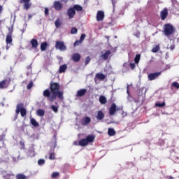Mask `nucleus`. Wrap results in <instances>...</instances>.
Masks as SVG:
<instances>
[{"mask_svg":"<svg viewBox=\"0 0 179 179\" xmlns=\"http://www.w3.org/2000/svg\"><path fill=\"white\" fill-rule=\"evenodd\" d=\"M129 66H130L131 69H135V68H136L135 63H130Z\"/></svg>","mask_w":179,"mask_h":179,"instance_id":"8fccbe9b","label":"nucleus"},{"mask_svg":"<svg viewBox=\"0 0 179 179\" xmlns=\"http://www.w3.org/2000/svg\"><path fill=\"white\" fill-rule=\"evenodd\" d=\"M15 177V175L13 173H10V174H7L4 176L5 178L7 179H13V178Z\"/></svg>","mask_w":179,"mask_h":179,"instance_id":"f704fd0d","label":"nucleus"},{"mask_svg":"<svg viewBox=\"0 0 179 179\" xmlns=\"http://www.w3.org/2000/svg\"><path fill=\"white\" fill-rule=\"evenodd\" d=\"M31 6V3L30 1H28L27 3H24V9H29Z\"/></svg>","mask_w":179,"mask_h":179,"instance_id":"c85d7f7f","label":"nucleus"},{"mask_svg":"<svg viewBox=\"0 0 179 179\" xmlns=\"http://www.w3.org/2000/svg\"><path fill=\"white\" fill-rule=\"evenodd\" d=\"M96 118L101 120L104 118V113L101 110H99L97 113V115L96 116Z\"/></svg>","mask_w":179,"mask_h":179,"instance_id":"a211bd4d","label":"nucleus"},{"mask_svg":"<svg viewBox=\"0 0 179 179\" xmlns=\"http://www.w3.org/2000/svg\"><path fill=\"white\" fill-rule=\"evenodd\" d=\"M160 48L159 46H155V48H153L152 49V52H157L158 51H159Z\"/></svg>","mask_w":179,"mask_h":179,"instance_id":"37998d69","label":"nucleus"},{"mask_svg":"<svg viewBox=\"0 0 179 179\" xmlns=\"http://www.w3.org/2000/svg\"><path fill=\"white\" fill-rule=\"evenodd\" d=\"M45 48H47V43H45V42L42 43L41 45V51H45Z\"/></svg>","mask_w":179,"mask_h":179,"instance_id":"c756f323","label":"nucleus"},{"mask_svg":"<svg viewBox=\"0 0 179 179\" xmlns=\"http://www.w3.org/2000/svg\"><path fill=\"white\" fill-rule=\"evenodd\" d=\"M122 115L123 117H127V113L122 112Z\"/></svg>","mask_w":179,"mask_h":179,"instance_id":"4d7b16f0","label":"nucleus"},{"mask_svg":"<svg viewBox=\"0 0 179 179\" xmlns=\"http://www.w3.org/2000/svg\"><path fill=\"white\" fill-rule=\"evenodd\" d=\"M57 177H59V173L58 172H53L51 175V178H57Z\"/></svg>","mask_w":179,"mask_h":179,"instance_id":"e433bc0d","label":"nucleus"},{"mask_svg":"<svg viewBox=\"0 0 179 179\" xmlns=\"http://www.w3.org/2000/svg\"><path fill=\"white\" fill-rule=\"evenodd\" d=\"M92 121V119L89 117H85L82 120H81V124L82 125H88V124H90V122Z\"/></svg>","mask_w":179,"mask_h":179,"instance_id":"dca6fc26","label":"nucleus"},{"mask_svg":"<svg viewBox=\"0 0 179 179\" xmlns=\"http://www.w3.org/2000/svg\"><path fill=\"white\" fill-rule=\"evenodd\" d=\"M175 29L174 27L170 24H166L164 25V33L165 36H171L173 33H174Z\"/></svg>","mask_w":179,"mask_h":179,"instance_id":"7ed1b4c3","label":"nucleus"},{"mask_svg":"<svg viewBox=\"0 0 179 179\" xmlns=\"http://www.w3.org/2000/svg\"><path fill=\"white\" fill-rule=\"evenodd\" d=\"M80 58H82V56H80V54L79 53H74L72 55L71 59L74 62H79L80 61Z\"/></svg>","mask_w":179,"mask_h":179,"instance_id":"ddd939ff","label":"nucleus"},{"mask_svg":"<svg viewBox=\"0 0 179 179\" xmlns=\"http://www.w3.org/2000/svg\"><path fill=\"white\" fill-rule=\"evenodd\" d=\"M173 176H169V179H173Z\"/></svg>","mask_w":179,"mask_h":179,"instance_id":"0e129e2a","label":"nucleus"},{"mask_svg":"<svg viewBox=\"0 0 179 179\" xmlns=\"http://www.w3.org/2000/svg\"><path fill=\"white\" fill-rule=\"evenodd\" d=\"M45 163V160L41 159L38 161V166H43V164Z\"/></svg>","mask_w":179,"mask_h":179,"instance_id":"a19ab883","label":"nucleus"},{"mask_svg":"<svg viewBox=\"0 0 179 179\" xmlns=\"http://www.w3.org/2000/svg\"><path fill=\"white\" fill-rule=\"evenodd\" d=\"M85 38H86V34H82L80 38V41L83 42Z\"/></svg>","mask_w":179,"mask_h":179,"instance_id":"09e8293b","label":"nucleus"},{"mask_svg":"<svg viewBox=\"0 0 179 179\" xmlns=\"http://www.w3.org/2000/svg\"><path fill=\"white\" fill-rule=\"evenodd\" d=\"M5 87H6V81L0 82V89H5Z\"/></svg>","mask_w":179,"mask_h":179,"instance_id":"7c9ffc66","label":"nucleus"},{"mask_svg":"<svg viewBox=\"0 0 179 179\" xmlns=\"http://www.w3.org/2000/svg\"><path fill=\"white\" fill-rule=\"evenodd\" d=\"M160 16L162 20H166V18L169 16V9L167 8H164L160 13Z\"/></svg>","mask_w":179,"mask_h":179,"instance_id":"9d476101","label":"nucleus"},{"mask_svg":"<svg viewBox=\"0 0 179 179\" xmlns=\"http://www.w3.org/2000/svg\"><path fill=\"white\" fill-rule=\"evenodd\" d=\"M166 106V102H157L155 103V107H159L160 108H162V107H164Z\"/></svg>","mask_w":179,"mask_h":179,"instance_id":"cd10ccee","label":"nucleus"},{"mask_svg":"<svg viewBox=\"0 0 179 179\" xmlns=\"http://www.w3.org/2000/svg\"><path fill=\"white\" fill-rule=\"evenodd\" d=\"M49 159H50V160H54L55 159V155L54 152H50Z\"/></svg>","mask_w":179,"mask_h":179,"instance_id":"a18cd8bd","label":"nucleus"},{"mask_svg":"<svg viewBox=\"0 0 179 179\" xmlns=\"http://www.w3.org/2000/svg\"><path fill=\"white\" fill-rule=\"evenodd\" d=\"M43 96L44 97H47L48 100L50 101H54L55 99L57 98H52V94H51V92H50V90H45L43 91Z\"/></svg>","mask_w":179,"mask_h":179,"instance_id":"0eeeda50","label":"nucleus"},{"mask_svg":"<svg viewBox=\"0 0 179 179\" xmlns=\"http://www.w3.org/2000/svg\"><path fill=\"white\" fill-rule=\"evenodd\" d=\"M75 15H76V11H75V10L72 8H70L68 10V16L69 17V19H72L73 18V16H75Z\"/></svg>","mask_w":179,"mask_h":179,"instance_id":"2eb2a0df","label":"nucleus"},{"mask_svg":"<svg viewBox=\"0 0 179 179\" xmlns=\"http://www.w3.org/2000/svg\"><path fill=\"white\" fill-rule=\"evenodd\" d=\"M134 36L137 37V38H139V37H141V32L137 31L136 34H134Z\"/></svg>","mask_w":179,"mask_h":179,"instance_id":"864d4df0","label":"nucleus"},{"mask_svg":"<svg viewBox=\"0 0 179 179\" xmlns=\"http://www.w3.org/2000/svg\"><path fill=\"white\" fill-rule=\"evenodd\" d=\"M171 50H174V46H171Z\"/></svg>","mask_w":179,"mask_h":179,"instance_id":"e2e57ef3","label":"nucleus"},{"mask_svg":"<svg viewBox=\"0 0 179 179\" xmlns=\"http://www.w3.org/2000/svg\"><path fill=\"white\" fill-rule=\"evenodd\" d=\"M139 61H141V54H137L135 56L134 62L135 64H139Z\"/></svg>","mask_w":179,"mask_h":179,"instance_id":"bb28decb","label":"nucleus"},{"mask_svg":"<svg viewBox=\"0 0 179 179\" xmlns=\"http://www.w3.org/2000/svg\"><path fill=\"white\" fill-rule=\"evenodd\" d=\"M56 50H59V51H65L66 50V46L62 41H57L55 43Z\"/></svg>","mask_w":179,"mask_h":179,"instance_id":"423d86ee","label":"nucleus"},{"mask_svg":"<svg viewBox=\"0 0 179 179\" xmlns=\"http://www.w3.org/2000/svg\"><path fill=\"white\" fill-rule=\"evenodd\" d=\"M36 114L39 117H44L45 112H44V110L43 109H38L36 110Z\"/></svg>","mask_w":179,"mask_h":179,"instance_id":"a878e982","label":"nucleus"},{"mask_svg":"<svg viewBox=\"0 0 179 179\" xmlns=\"http://www.w3.org/2000/svg\"><path fill=\"white\" fill-rule=\"evenodd\" d=\"M104 79H106V75H104L103 73H98L95 75V82H97V80H104Z\"/></svg>","mask_w":179,"mask_h":179,"instance_id":"9b49d317","label":"nucleus"},{"mask_svg":"<svg viewBox=\"0 0 179 179\" xmlns=\"http://www.w3.org/2000/svg\"><path fill=\"white\" fill-rule=\"evenodd\" d=\"M28 156L29 157H34V146H31L28 151Z\"/></svg>","mask_w":179,"mask_h":179,"instance_id":"aec40b11","label":"nucleus"},{"mask_svg":"<svg viewBox=\"0 0 179 179\" xmlns=\"http://www.w3.org/2000/svg\"><path fill=\"white\" fill-rule=\"evenodd\" d=\"M2 10H3V7H2V6H0V13H1Z\"/></svg>","mask_w":179,"mask_h":179,"instance_id":"13d9d810","label":"nucleus"},{"mask_svg":"<svg viewBox=\"0 0 179 179\" xmlns=\"http://www.w3.org/2000/svg\"><path fill=\"white\" fill-rule=\"evenodd\" d=\"M20 148H21V149H24V142H23V141H20Z\"/></svg>","mask_w":179,"mask_h":179,"instance_id":"603ef678","label":"nucleus"},{"mask_svg":"<svg viewBox=\"0 0 179 179\" xmlns=\"http://www.w3.org/2000/svg\"><path fill=\"white\" fill-rule=\"evenodd\" d=\"M108 134L109 136H114V135H115V130L113 128H109L108 130Z\"/></svg>","mask_w":179,"mask_h":179,"instance_id":"b1692460","label":"nucleus"},{"mask_svg":"<svg viewBox=\"0 0 179 179\" xmlns=\"http://www.w3.org/2000/svg\"><path fill=\"white\" fill-rule=\"evenodd\" d=\"M87 92V90L81 89L77 92L76 96L77 97H83V96H85V94H86Z\"/></svg>","mask_w":179,"mask_h":179,"instance_id":"4468645a","label":"nucleus"},{"mask_svg":"<svg viewBox=\"0 0 179 179\" xmlns=\"http://www.w3.org/2000/svg\"><path fill=\"white\" fill-rule=\"evenodd\" d=\"M55 24V27H57V29H58V27H59V26H61V21L59 20V19L56 20Z\"/></svg>","mask_w":179,"mask_h":179,"instance_id":"58836bf2","label":"nucleus"},{"mask_svg":"<svg viewBox=\"0 0 179 179\" xmlns=\"http://www.w3.org/2000/svg\"><path fill=\"white\" fill-rule=\"evenodd\" d=\"M106 37V38H107V40H109V38H110V36H105Z\"/></svg>","mask_w":179,"mask_h":179,"instance_id":"680f3d73","label":"nucleus"},{"mask_svg":"<svg viewBox=\"0 0 179 179\" xmlns=\"http://www.w3.org/2000/svg\"><path fill=\"white\" fill-rule=\"evenodd\" d=\"M172 87H175L176 89H179V83L178 82H173L171 84Z\"/></svg>","mask_w":179,"mask_h":179,"instance_id":"c9c22d12","label":"nucleus"},{"mask_svg":"<svg viewBox=\"0 0 179 179\" xmlns=\"http://www.w3.org/2000/svg\"><path fill=\"white\" fill-rule=\"evenodd\" d=\"M67 66L66 64H64L59 67V73H62L63 72H65L66 71Z\"/></svg>","mask_w":179,"mask_h":179,"instance_id":"393cba45","label":"nucleus"},{"mask_svg":"<svg viewBox=\"0 0 179 179\" xmlns=\"http://www.w3.org/2000/svg\"><path fill=\"white\" fill-rule=\"evenodd\" d=\"M71 34H76L78 33V29L76 27H73L71 30Z\"/></svg>","mask_w":179,"mask_h":179,"instance_id":"79ce46f5","label":"nucleus"},{"mask_svg":"<svg viewBox=\"0 0 179 179\" xmlns=\"http://www.w3.org/2000/svg\"><path fill=\"white\" fill-rule=\"evenodd\" d=\"M6 50H8V47L6 48Z\"/></svg>","mask_w":179,"mask_h":179,"instance_id":"338daca9","label":"nucleus"},{"mask_svg":"<svg viewBox=\"0 0 179 179\" xmlns=\"http://www.w3.org/2000/svg\"><path fill=\"white\" fill-rule=\"evenodd\" d=\"M95 136L93 135H88L86 138H83L78 142L80 146H87L89 143L94 142Z\"/></svg>","mask_w":179,"mask_h":179,"instance_id":"f03ea898","label":"nucleus"},{"mask_svg":"<svg viewBox=\"0 0 179 179\" xmlns=\"http://www.w3.org/2000/svg\"><path fill=\"white\" fill-rule=\"evenodd\" d=\"M6 44H12V35L7 34L6 38Z\"/></svg>","mask_w":179,"mask_h":179,"instance_id":"5701e85b","label":"nucleus"},{"mask_svg":"<svg viewBox=\"0 0 179 179\" xmlns=\"http://www.w3.org/2000/svg\"><path fill=\"white\" fill-rule=\"evenodd\" d=\"M22 33H24V30H22Z\"/></svg>","mask_w":179,"mask_h":179,"instance_id":"69168bd1","label":"nucleus"},{"mask_svg":"<svg viewBox=\"0 0 179 179\" xmlns=\"http://www.w3.org/2000/svg\"><path fill=\"white\" fill-rule=\"evenodd\" d=\"M31 124L34 126V127H38V123L37 122V121H36L34 119H31Z\"/></svg>","mask_w":179,"mask_h":179,"instance_id":"72a5a7b5","label":"nucleus"},{"mask_svg":"<svg viewBox=\"0 0 179 179\" xmlns=\"http://www.w3.org/2000/svg\"><path fill=\"white\" fill-rule=\"evenodd\" d=\"M31 44L32 45V48H37L38 46V42L36 39H32L31 41Z\"/></svg>","mask_w":179,"mask_h":179,"instance_id":"412c9836","label":"nucleus"},{"mask_svg":"<svg viewBox=\"0 0 179 179\" xmlns=\"http://www.w3.org/2000/svg\"><path fill=\"white\" fill-rule=\"evenodd\" d=\"M104 11L103 10H98L96 13V20L97 22H103L104 20Z\"/></svg>","mask_w":179,"mask_h":179,"instance_id":"1a4fd4ad","label":"nucleus"},{"mask_svg":"<svg viewBox=\"0 0 179 179\" xmlns=\"http://www.w3.org/2000/svg\"><path fill=\"white\" fill-rule=\"evenodd\" d=\"M62 2H65V3H66V2H68V0H61Z\"/></svg>","mask_w":179,"mask_h":179,"instance_id":"bf43d9fd","label":"nucleus"},{"mask_svg":"<svg viewBox=\"0 0 179 179\" xmlns=\"http://www.w3.org/2000/svg\"><path fill=\"white\" fill-rule=\"evenodd\" d=\"M16 178L17 179H26V176H24V174L20 173L16 175Z\"/></svg>","mask_w":179,"mask_h":179,"instance_id":"473e14b6","label":"nucleus"},{"mask_svg":"<svg viewBox=\"0 0 179 179\" xmlns=\"http://www.w3.org/2000/svg\"><path fill=\"white\" fill-rule=\"evenodd\" d=\"M111 54V50H106L104 54H102L101 55V57L103 58L105 61H107L108 59V56Z\"/></svg>","mask_w":179,"mask_h":179,"instance_id":"f3484780","label":"nucleus"},{"mask_svg":"<svg viewBox=\"0 0 179 179\" xmlns=\"http://www.w3.org/2000/svg\"><path fill=\"white\" fill-rule=\"evenodd\" d=\"M82 43V42H81L80 40L76 41L74 42L73 45H74V47H76V45H80V43Z\"/></svg>","mask_w":179,"mask_h":179,"instance_id":"de8ad7c7","label":"nucleus"},{"mask_svg":"<svg viewBox=\"0 0 179 179\" xmlns=\"http://www.w3.org/2000/svg\"><path fill=\"white\" fill-rule=\"evenodd\" d=\"M51 110H52V111H54V113H55L57 114V113H58V106H55L54 105H52L50 106Z\"/></svg>","mask_w":179,"mask_h":179,"instance_id":"2f4dec72","label":"nucleus"},{"mask_svg":"<svg viewBox=\"0 0 179 179\" xmlns=\"http://www.w3.org/2000/svg\"><path fill=\"white\" fill-rule=\"evenodd\" d=\"M27 2H30V0H21V1H20V3H27Z\"/></svg>","mask_w":179,"mask_h":179,"instance_id":"5fc2aeb1","label":"nucleus"},{"mask_svg":"<svg viewBox=\"0 0 179 179\" xmlns=\"http://www.w3.org/2000/svg\"><path fill=\"white\" fill-rule=\"evenodd\" d=\"M15 113L16 114H19V113H20L22 117H24L26 115L27 112L26 109L23 108V104L20 103L17 105Z\"/></svg>","mask_w":179,"mask_h":179,"instance_id":"20e7f679","label":"nucleus"},{"mask_svg":"<svg viewBox=\"0 0 179 179\" xmlns=\"http://www.w3.org/2000/svg\"><path fill=\"white\" fill-rule=\"evenodd\" d=\"M160 75H162V71L151 73L148 75V80H155V79H157Z\"/></svg>","mask_w":179,"mask_h":179,"instance_id":"6e6552de","label":"nucleus"},{"mask_svg":"<svg viewBox=\"0 0 179 179\" xmlns=\"http://www.w3.org/2000/svg\"><path fill=\"white\" fill-rule=\"evenodd\" d=\"M92 60V59L90 58V57L87 56L86 58H85V65H88V64L90 63V61Z\"/></svg>","mask_w":179,"mask_h":179,"instance_id":"4c0bfd02","label":"nucleus"},{"mask_svg":"<svg viewBox=\"0 0 179 179\" xmlns=\"http://www.w3.org/2000/svg\"><path fill=\"white\" fill-rule=\"evenodd\" d=\"M73 9H74V10H77V12H82V10H83V7L80 5L76 4L73 6Z\"/></svg>","mask_w":179,"mask_h":179,"instance_id":"6ab92c4d","label":"nucleus"},{"mask_svg":"<svg viewBox=\"0 0 179 179\" xmlns=\"http://www.w3.org/2000/svg\"><path fill=\"white\" fill-rule=\"evenodd\" d=\"M3 138H5L4 135L0 136V148L3 145Z\"/></svg>","mask_w":179,"mask_h":179,"instance_id":"ea45409f","label":"nucleus"},{"mask_svg":"<svg viewBox=\"0 0 179 179\" xmlns=\"http://www.w3.org/2000/svg\"><path fill=\"white\" fill-rule=\"evenodd\" d=\"M99 102L101 104H106L107 103V98L106 96L101 95L99 96Z\"/></svg>","mask_w":179,"mask_h":179,"instance_id":"4be33fe9","label":"nucleus"},{"mask_svg":"<svg viewBox=\"0 0 179 179\" xmlns=\"http://www.w3.org/2000/svg\"><path fill=\"white\" fill-rule=\"evenodd\" d=\"M50 90L52 92L51 99H57V97H59L61 100L64 99V93L59 91V84L57 83H50Z\"/></svg>","mask_w":179,"mask_h":179,"instance_id":"f257e3e1","label":"nucleus"},{"mask_svg":"<svg viewBox=\"0 0 179 179\" xmlns=\"http://www.w3.org/2000/svg\"><path fill=\"white\" fill-rule=\"evenodd\" d=\"M63 6H64L62 5V3H61V2H59V1H56L53 3V7L55 9V10H61Z\"/></svg>","mask_w":179,"mask_h":179,"instance_id":"f8f14e48","label":"nucleus"},{"mask_svg":"<svg viewBox=\"0 0 179 179\" xmlns=\"http://www.w3.org/2000/svg\"><path fill=\"white\" fill-rule=\"evenodd\" d=\"M31 87H33V81H31L29 85H27V89L30 90Z\"/></svg>","mask_w":179,"mask_h":179,"instance_id":"3c124183","label":"nucleus"},{"mask_svg":"<svg viewBox=\"0 0 179 179\" xmlns=\"http://www.w3.org/2000/svg\"><path fill=\"white\" fill-rule=\"evenodd\" d=\"M10 158L14 163L19 161V157H10Z\"/></svg>","mask_w":179,"mask_h":179,"instance_id":"49530a36","label":"nucleus"},{"mask_svg":"<svg viewBox=\"0 0 179 179\" xmlns=\"http://www.w3.org/2000/svg\"><path fill=\"white\" fill-rule=\"evenodd\" d=\"M33 17V15H29V18L28 19H31Z\"/></svg>","mask_w":179,"mask_h":179,"instance_id":"052dcab7","label":"nucleus"},{"mask_svg":"<svg viewBox=\"0 0 179 179\" xmlns=\"http://www.w3.org/2000/svg\"><path fill=\"white\" fill-rule=\"evenodd\" d=\"M12 33H13V24L11 26V28H8V35L12 36Z\"/></svg>","mask_w":179,"mask_h":179,"instance_id":"c03bdc74","label":"nucleus"},{"mask_svg":"<svg viewBox=\"0 0 179 179\" xmlns=\"http://www.w3.org/2000/svg\"><path fill=\"white\" fill-rule=\"evenodd\" d=\"M120 110H122L121 108H117V105L115 103H112L110 108H109V114L110 115H114L116 111H120Z\"/></svg>","mask_w":179,"mask_h":179,"instance_id":"39448f33","label":"nucleus"},{"mask_svg":"<svg viewBox=\"0 0 179 179\" xmlns=\"http://www.w3.org/2000/svg\"><path fill=\"white\" fill-rule=\"evenodd\" d=\"M45 15L47 16V15H48V8H45Z\"/></svg>","mask_w":179,"mask_h":179,"instance_id":"6e6d98bb","label":"nucleus"}]
</instances>
